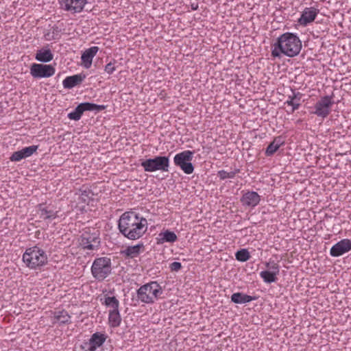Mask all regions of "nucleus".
Listing matches in <instances>:
<instances>
[{
  "mask_svg": "<svg viewBox=\"0 0 351 351\" xmlns=\"http://www.w3.org/2000/svg\"><path fill=\"white\" fill-rule=\"evenodd\" d=\"M53 58V54L49 48H42L36 51L35 59L40 62H49Z\"/></svg>",
  "mask_w": 351,
  "mask_h": 351,
  "instance_id": "23",
  "label": "nucleus"
},
{
  "mask_svg": "<svg viewBox=\"0 0 351 351\" xmlns=\"http://www.w3.org/2000/svg\"><path fill=\"white\" fill-rule=\"evenodd\" d=\"M169 268L172 271H178L182 268V264L180 262H173L170 264Z\"/></svg>",
  "mask_w": 351,
  "mask_h": 351,
  "instance_id": "38",
  "label": "nucleus"
},
{
  "mask_svg": "<svg viewBox=\"0 0 351 351\" xmlns=\"http://www.w3.org/2000/svg\"><path fill=\"white\" fill-rule=\"evenodd\" d=\"M80 245L84 250L93 251L99 249L100 246V238L97 230L93 232L85 231L81 235Z\"/></svg>",
  "mask_w": 351,
  "mask_h": 351,
  "instance_id": "10",
  "label": "nucleus"
},
{
  "mask_svg": "<svg viewBox=\"0 0 351 351\" xmlns=\"http://www.w3.org/2000/svg\"><path fill=\"white\" fill-rule=\"evenodd\" d=\"M102 304L108 308L110 310H117L119 307V302L114 296H107L105 295L104 302Z\"/></svg>",
  "mask_w": 351,
  "mask_h": 351,
  "instance_id": "28",
  "label": "nucleus"
},
{
  "mask_svg": "<svg viewBox=\"0 0 351 351\" xmlns=\"http://www.w3.org/2000/svg\"><path fill=\"white\" fill-rule=\"evenodd\" d=\"M39 217L43 220L51 221L58 217V210L51 204H40L37 209Z\"/></svg>",
  "mask_w": 351,
  "mask_h": 351,
  "instance_id": "14",
  "label": "nucleus"
},
{
  "mask_svg": "<svg viewBox=\"0 0 351 351\" xmlns=\"http://www.w3.org/2000/svg\"><path fill=\"white\" fill-rule=\"evenodd\" d=\"M144 250L143 243H138L135 245L128 246L124 250L121 251L122 254L125 258H134L137 257Z\"/></svg>",
  "mask_w": 351,
  "mask_h": 351,
  "instance_id": "20",
  "label": "nucleus"
},
{
  "mask_svg": "<svg viewBox=\"0 0 351 351\" xmlns=\"http://www.w3.org/2000/svg\"><path fill=\"white\" fill-rule=\"evenodd\" d=\"M84 113L82 106L80 104L74 110L69 112L67 115L68 118L73 121H79Z\"/></svg>",
  "mask_w": 351,
  "mask_h": 351,
  "instance_id": "29",
  "label": "nucleus"
},
{
  "mask_svg": "<svg viewBox=\"0 0 351 351\" xmlns=\"http://www.w3.org/2000/svg\"><path fill=\"white\" fill-rule=\"evenodd\" d=\"M177 239L178 237L173 232L166 230L158 234L157 237V243L162 244L164 243H174Z\"/></svg>",
  "mask_w": 351,
  "mask_h": 351,
  "instance_id": "22",
  "label": "nucleus"
},
{
  "mask_svg": "<svg viewBox=\"0 0 351 351\" xmlns=\"http://www.w3.org/2000/svg\"><path fill=\"white\" fill-rule=\"evenodd\" d=\"M118 228L125 237L136 240L147 231V221L134 212H125L119 218Z\"/></svg>",
  "mask_w": 351,
  "mask_h": 351,
  "instance_id": "1",
  "label": "nucleus"
},
{
  "mask_svg": "<svg viewBox=\"0 0 351 351\" xmlns=\"http://www.w3.org/2000/svg\"><path fill=\"white\" fill-rule=\"evenodd\" d=\"M58 2L62 10L71 14H77L83 10L87 0H59Z\"/></svg>",
  "mask_w": 351,
  "mask_h": 351,
  "instance_id": "13",
  "label": "nucleus"
},
{
  "mask_svg": "<svg viewBox=\"0 0 351 351\" xmlns=\"http://www.w3.org/2000/svg\"><path fill=\"white\" fill-rule=\"evenodd\" d=\"M240 170L239 169H235L234 171H232L228 172L225 170H220L217 172V176L220 180H223L227 178L232 179L235 177L236 174L239 173Z\"/></svg>",
  "mask_w": 351,
  "mask_h": 351,
  "instance_id": "30",
  "label": "nucleus"
},
{
  "mask_svg": "<svg viewBox=\"0 0 351 351\" xmlns=\"http://www.w3.org/2000/svg\"><path fill=\"white\" fill-rule=\"evenodd\" d=\"M117 62L115 60H113L112 61H110L109 63H108L104 68V71L108 75L112 74L117 68Z\"/></svg>",
  "mask_w": 351,
  "mask_h": 351,
  "instance_id": "34",
  "label": "nucleus"
},
{
  "mask_svg": "<svg viewBox=\"0 0 351 351\" xmlns=\"http://www.w3.org/2000/svg\"><path fill=\"white\" fill-rule=\"evenodd\" d=\"M98 51L99 47L97 46H93L84 51V53L82 54L81 60L84 68L89 69L91 66L93 59Z\"/></svg>",
  "mask_w": 351,
  "mask_h": 351,
  "instance_id": "19",
  "label": "nucleus"
},
{
  "mask_svg": "<svg viewBox=\"0 0 351 351\" xmlns=\"http://www.w3.org/2000/svg\"><path fill=\"white\" fill-rule=\"evenodd\" d=\"M241 203L243 206L254 208L261 202V196L258 193L252 191H242Z\"/></svg>",
  "mask_w": 351,
  "mask_h": 351,
  "instance_id": "17",
  "label": "nucleus"
},
{
  "mask_svg": "<svg viewBox=\"0 0 351 351\" xmlns=\"http://www.w3.org/2000/svg\"><path fill=\"white\" fill-rule=\"evenodd\" d=\"M285 104L292 107L291 112H293L295 110H298L300 106L299 101L297 102L291 100H287Z\"/></svg>",
  "mask_w": 351,
  "mask_h": 351,
  "instance_id": "37",
  "label": "nucleus"
},
{
  "mask_svg": "<svg viewBox=\"0 0 351 351\" xmlns=\"http://www.w3.org/2000/svg\"><path fill=\"white\" fill-rule=\"evenodd\" d=\"M25 158L21 150L14 152L10 158V160L12 162H19L22 159Z\"/></svg>",
  "mask_w": 351,
  "mask_h": 351,
  "instance_id": "35",
  "label": "nucleus"
},
{
  "mask_svg": "<svg viewBox=\"0 0 351 351\" xmlns=\"http://www.w3.org/2000/svg\"><path fill=\"white\" fill-rule=\"evenodd\" d=\"M302 94L300 92H295L292 90V95H288V99L293 101H300L302 99Z\"/></svg>",
  "mask_w": 351,
  "mask_h": 351,
  "instance_id": "36",
  "label": "nucleus"
},
{
  "mask_svg": "<svg viewBox=\"0 0 351 351\" xmlns=\"http://www.w3.org/2000/svg\"><path fill=\"white\" fill-rule=\"evenodd\" d=\"M93 277L98 280L102 281L106 278L112 271V263L108 257H99L95 258L90 268Z\"/></svg>",
  "mask_w": 351,
  "mask_h": 351,
  "instance_id": "5",
  "label": "nucleus"
},
{
  "mask_svg": "<svg viewBox=\"0 0 351 351\" xmlns=\"http://www.w3.org/2000/svg\"><path fill=\"white\" fill-rule=\"evenodd\" d=\"M121 323V317L119 310H109L108 324L111 328H117Z\"/></svg>",
  "mask_w": 351,
  "mask_h": 351,
  "instance_id": "26",
  "label": "nucleus"
},
{
  "mask_svg": "<svg viewBox=\"0 0 351 351\" xmlns=\"http://www.w3.org/2000/svg\"><path fill=\"white\" fill-rule=\"evenodd\" d=\"M162 287L156 281H150L136 290L138 300L143 304H152L161 298Z\"/></svg>",
  "mask_w": 351,
  "mask_h": 351,
  "instance_id": "3",
  "label": "nucleus"
},
{
  "mask_svg": "<svg viewBox=\"0 0 351 351\" xmlns=\"http://www.w3.org/2000/svg\"><path fill=\"white\" fill-rule=\"evenodd\" d=\"M44 37L48 41L58 39L60 36L58 27H53L50 31L44 34Z\"/></svg>",
  "mask_w": 351,
  "mask_h": 351,
  "instance_id": "32",
  "label": "nucleus"
},
{
  "mask_svg": "<svg viewBox=\"0 0 351 351\" xmlns=\"http://www.w3.org/2000/svg\"><path fill=\"white\" fill-rule=\"evenodd\" d=\"M80 104L82 106L84 112L86 111L100 112L106 108V106L105 105H98L89 102L81 103Z\"/></svg>",
  "mask_w": 351,
  "mask_h": 351,
  "instance_id": "27",
  "label": "nucleus"
},
{
  "mask_svg": "<svg viewBox=\"0 0 351 351\" xmlns=\"http://www.w3.org/2000/svg\"><path fill=\"white\" fill-rule=\"evenodd\" d=\"M88 194L86 191H84L81 193L79 199H81L83 202H86V199L88 198Z\"/></svg>",
  "mask_w": 351,
  "mask_h": 351,
  "instance_id": "39",
  "label": "nucleus"
},
{
  "mask_svg": "<svg viewBox=\"0 0 351 351\" xmlns=\"http://www.w3.org/2000/svg\"><path fill=\"white\" fill-rule=\"evenodd\" d=\"M38 149L37 145H31L29 147H26L21 149L23 152V156L25 158H27L31 156L34 153H35Z\"/></svg>",
  "mask_w": 351,
  "mask_h": 351,
  "instance_id": "33",
  "label": "nucleus"
},
{
  "mask_svg": "<svg viewBox=\"0 0 351 351\" xmlns=\"http://www.w3.org/2000/svg\"><path fill=\"white\" fill-rule=\"evenodd\" d=\"M332 95H325L321 97L320 99L315 104L313 114L318 117L324 119L331 112V108L334 104Z\"/></svg>",
  "mask_w": 351,
  "mask_h": 351,
  "instance_id": "9",
  "label": "nucleus"
},
{
  "mask_svg": "<svg viewBox=\"0 0 351 351\" xmlns=\"http://www.w3.org/2000/svg\"><path fill=\"white\" fill-rule=\"evenodd\" d=\"M194 152L190 150H184L176 154L173 157V162L184 173L191 174L194 171V167L191 162Z\"/></svg>",
  "mask_w": 351,
  "mask_h": 351,
  "instance_id": "7",
  "label": "nucleus"
},
{
  "mask_svg": "<svg viewBox=\"0 0 351 351\" xmlns=\"http://www.w3.org/2000/svg\"><path fill=\"white\" fill-rule=\"evenodd\" d=\"M319 12V10L315 7L305 8L298 19V23L300 25L306 27L314 21Z\"/></svg>",
  "mask_w": 351,
  "mask_h": 351,
  "instance_id": "16",
  "label": "nucleus"
},
{
  "mask_svg": "<svg viewBox=\"0 0 351 351\" xmlns=\"http://www.w3.org/2000/svg\"><path fill=\"white\" fill-rule=\"evenodd\" d=\"M46 252L38 245L27 248L23 254V261L31 269H40L47 263Z\"/></svg>",
  "mask_w": 351,
  "mask_h": 351,
  "instance_id": "4",
  "label": "nucleus"
},
{
  "mask_svg": "<svg viewBox=\"0 0 351 351\" xmlns=\"http://www.w3.org/2000/svg\"><path fill=\"white\" fill-rule=\"evenodd\" d=\"M50 317L53 324H69L71 322V317L65 310L52 311Z\"/></svg>",
  "mask_w": 351,
  "mask_h": 351,
  "instance_id": "18",
  "label": "nucleus"
},
{
  "mask_svg": "<svg viewBox=\"0 0 351 351\" xmlns=\"http://www.w3.org/2000/svg\"><path fill=\"white\" fill-rule=\"evenodd\" d=\"M266 267L268 270L260 272V277L265 283H272L277 280V276L280 272V267L275 261H269L266 263Z\"/></svg>",
  "mask_w": 351,
  "mask_h": 351,
  "instance_id": "12",
  "label": "nucleus"
},
{
  "mask_svg": "<svg viewBox=\"0 0 351 351\" xmlns=\"http://www.w3.org/2000/svg\"><path fill=\"white\" fill-rule=\"evenodd\" d=\"M351 250V240L343 239L338 241L330 250V255L332 257H339Z\"/></svg>",
  "mask_w": 351,
  "mask_h": 351,
  "instance_id": "15",
  "label": "nucleus"
},
{
  "mask_svg": "<svg viewBox=\"0 0 351 351\" xmlns=\"http://www.w3.org/2000/svg\"><path fill=\"white\" fill-rule=\"evenodd\" d=\"M302 47V41L297 34L285 32L272 45L271 55L274 58L279 59L283 56L293 58L300 53Z\"/></svg>",
  "mask_w": 351,
  "mask_h": 351,
  "instance_id": "2",
  "label": "nucleus"
},
{
  "mask_svg": "<svg viewBox=\"0 0 351 351\" xmlns=\"http://www.w3.org/2000/svg\"><path fill=\"white\" fill-rule=\"evenodd\" d=\"M55 72V67L51 64L33 63L29 69L31 75L36 79L50 77Z\"/></svg>",
  "mask_w": 351,
  "mask_h": 351,
  "instance_id": "11",
  "label": "nucleus"
},
{
  "mask_svg": "<svg viewBox=\"0 0 351 351\" xmlns=\"http://www.w3.org/2000/svg\"><path fill=\"white\" fill-rule=\"evenodd\" d=\"M145 171L154 172L160 171L166 172L169 171V158L167 156H158L154 158L144 160L141 163Z\"/></svg>",
  "mask_w": 351,
  "mask_h": 351,
  "instance_id": "6",
  "label": "nucleus"
},
{
  "mask_svg": "<svg viewBox=\"0 0 351 351\" xmlns=\"http://www.w3.org/2000/svg\"><path fill=\"white\" fill-rule=\"evenodd\" d=\"M85 78V75L81 74H76L71 76L66 77L62 82V85L64 88L71 89L77 85L81 84Z\"/></svg>",
  "mask_w": 351,
  "mask_h": 351,
  "instance_id": "21",
  "label": "nucleus"
},
{
  "mask_svg": "<svg viewBox=\"0 0 351 351\" xmlns=\"http://www.w3.org/2000/svg\"><path fill=\"white\" fill-rule=\"evenodd\" d=\"M108 338L105 332H96L82 345V351H104V344Z\"/></svg>",
  "mask_w": 351,
  "mask_h": 351,
  "instance_id": "8",
  "label": "nucleus"
},
{
  "mask_svg": "<svg viewBox=\"0 0 351 351\" xmlns=\"http://www.w3.org/2000/svg\"><path fill=\"white\" fill-rule=\"evenodd\" d=\"M285 143L282 137L278 136L276 137L274 141L267 146L265 150V155L267 156H273L278 149L283 145Z\"/></svg>",
  "mask_w": 351,
  "mask_h": 351,
  "instance_id": "25",
  "label": "nucleus"
},
{
  "mask_svg": "<svg viewBox=\"0 0 351 351\" xmlns=\"http://www.w3.org/2000/svg\"><path fill=\"white\" fill-rule=\"evenodd\" d=\"M235 257L240 262H245L250 258V254L247 249L243 248L236 252Z\"/></svg>",
  "mask_w": 351,
  "mask_h": 351,
  "instance_id": "31",
  "label": "nucleus"
},
{
  "mask_svg": "<svg viewBox=\"0 0 351 351\" xmlns=\"http://www.w3.org/2000/svg\"><path fill=\"white\" fill-rule=\"evenodd\" d=\"M256 299V297H253L241 292L234 293L231 295V301L235 304H246Z\"/></svg>",
  "mask_w": 351,
  "mask_h": 351,
  "instance_id": "24",
  "label": "nucleus"
}]
</instances>
